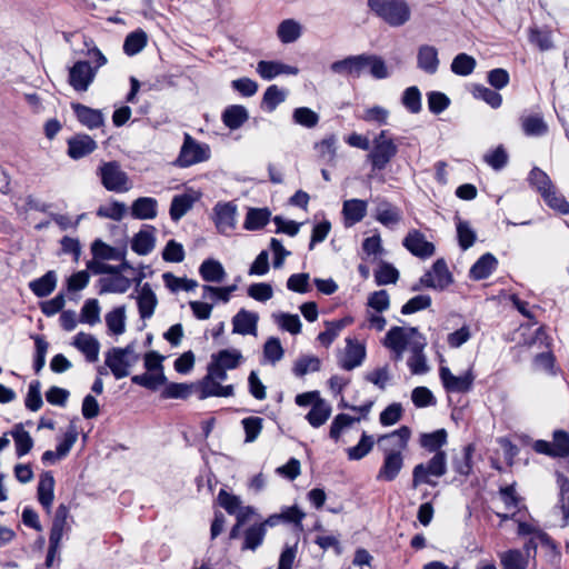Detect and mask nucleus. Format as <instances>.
Returning a JSON list of instances; mask_svg holds the SVG:
<instances>
[{
    "instance_id": "1",
    "label": "nucleus",
    "mask_w": 569,
    "mask_h": 569,
    "mask_svg": "<svg viewBox=\"0 0 569 569\" xmlns=\"http://www.w3.org/2000/svg\"><path fill=\"white\" fill-rule=\"evenodd\" d=\"M383 346L392 352V359L400 361L406 350L410 352L407 365L412 375L429 371L427 357L423 352L427 342L425 337L413 327H392L383 339Z\"/></svg>"
},
{
    "instance_id": "2",
    "label": "nucleus",
    "mask_w": 569,
    "mask_h": 569,
    "mask_svg": "<svg viewBox=\"0 0 569 569\" xmlns=\"http://www.w3.org/2000/svg\"><path fill=\"white\" fill-rule=\"evenodd\" d=\"M370 10L390 27H401L411 18L406 0H368Z\"/></svg>"
},
{
    "instance_id": "3",
    "label": "nucleus",
    "mask_w": 569,
    "mask_h": 569,
    "mask_svg": "<svg viewBox=\"0 0 569 569\" xmlns=\"http://www.w3.org/2000/svg\"><path fill=\"white\" fill-rule=\"evenodd\" d=\"M397 152L398 146L395 143L389 131L382 130L372 141V149L368 153V160L371 162L373 170H383Z\"/></svg>"
},
{
    "instance_id": "4",
    "label": "nucleus",
    "mask_w": 569,
    "mask_h": 569,
    "mask_svg": "<svg viewBox=\"0 0 569 569\" xmlns=\"http://www.w3.org/2000/svg\"><path fill=\"white\" fill-rule=\"evenodd\" d=\"M210 158V148L207 143L198 142L188 132L183 136V143L173 164L179 168H189L207 161Z\"/></svg>"
},
{
    "instance_id": "5",
    "label": "nucleus",
    "mask_w": 569,
    "mask_h": 569,
    "mask_svg": "<svg viewBox=\"0 0 569 569\" xmlns=\"http://www.w3.org/2000/svg\"><path fill=\"white\" fill-rule=\"evenodd\" d=\"M452 282V274L449 271L447 263L443 259H438L433 262L430 270H428L419 280V284L412 287L413 291L420 290L421 287L431 288L435 290H445Z\"/></svg>"
},
{
    "instance_id": "6",
    "label": "nucleus",
    "mask_w": 569,
    "mask_h": 569,
    "mask_svg": "<svg viewBox=\"0 0 569 569\" xmlns=\"http://www.w3.org/2000/svg\"><path fill=\"white\" fill-rule=\"evenodd\" d=\"M447 457L445 451H437L435 456L428 461L427 465L420 463L413 468V487L420 483L435 485L429 476L441 477L447 471Z\"/></svg>"
},
{
    "instance_id": "7",
    "label": "nucleus",
    "mask_w": 569,
    "mask_h": 569,
    "mask_svg": "<svg viewBox=\"0 0 569 569\" xmlns=\"http://www.w3.org/2000/svg\"><path fill=\"white\" fill-rule=\"evenodd\" d=\"M99 174L102 186L114 192H126L129 190L128 176L121 170L120 164L116 161L103 163L99 168Z\"/></svg>"
},
{
    "instance_id": "8",
    "label": "nucleus",
    "mask_w": 569,
    "mask_h": 569,
    "mask_svg": "<svg viewBox=\"0 0 569 569\" xmlns=\"http://www.w3.org/2000/svg\"><path fill=\"white\" fill-rule=\"evenodd\" d=\"M439 376L443 385V388L448 392L453 393L469 392L472 389L475 381V375L471 368L460 376H455L449 368L440 367Z\"/></svg>"
},
{
    "instance_id": "9",
    "label": "nucleus",
    "mask_w": 569,
    "mask_h": 569,
    "mask_svg": "<svg viewBox=\"0 0 569 569\" xmlns=\"http://www.w3.org/2000/svg\"><path fill=\"white\" fill-rule=\"evenodd\" d=\"M372 407V402L369 401L362 406H351L350 409L353 411H357L361 415V417L353 418L346 413H339L335 417L331 426H330V432L329 436L335 441H338L340 439V436L342 432H345L347 429L351 428V426L355 422H359L361 418H366L367 415L370 412Z\"/></svg>"
},
{
    "instance_id": "10",
    "label": "nucleus",
    "mask_w": 569,
    "mask_h": 569,
    "mask_svg": "<svg viewBox=\"0 0 569 569\" xmlns=\"http://www.w3.org/2000/svg\"><path fill=\"white\" fill-rule=\"evenodd\" d=\"M237 206L232 202H218L213 207V221L220 233L228 234L236 227Z\"/></svg>"
},
{
    "instance_id": "11",
    "label": "nucleus",
    "mask_w": 569,
    "mask_h": 569,
    "mask_svg": "<svg viewBox=\"0 0 569 569\" xmlns=\"http://www.w3.org/2000/svg\"><path fill=\"white\" fill-rule=\"evenodd\" d=\"M96 77L88 61H77L69 70V83L76 91H87Z\"/></svg>"
},
{
    "instance_id": "12",
    "label": "nucleus",
    "mask_w": 569,
    "mask_h": 569,
    "mask_svg": "<svg viewBox=\"0 0 569 569\" xmlns=\"http://www.w3.org/2000/svg\"><path fill=\"white\" fill-rule=\"evenodd\" d=\"M402 244L413 256L421 259L429 258L435 253L433 243L427 241L426 237L419 230L409 231Z\"/></svg>"
},
{
    "instance_id": "13",
    "label": "nucleus",
    "mask_w": 569,
    "mask_h": 569,
    "mask_svg": "<svg viewBox=\"0 0 569 569\" xmlns=\"http://www.w3.org/2000/svg\"><path fill=\"white\" fill-rule=\"evenodd\" d=\"M198 398L204 400L210 397H232L234 388L232 385L222 386L221 382L204 376L196 386Z\"/></svg>"
},
{
    "instance_id": "14",
    "label": "nucleus",
    "mask_w": 569,
    "mask_h": 569,
    "mask_svg": "<svg viewBox=\"0 0 569 569\" xmlns=\"http://www.w3.org/2000/svg\"><path fill=\"white\" fill-rule=\"evenodd\" d=\"M440 66L439 52L435 46L421 44L417 50V67L427 74L437 73Z\"/></svg>"
},
{
    "instance_id": "15",
    "label": "nucleus",
    "mask_w": 569,
    "mask_h": 569,
    "mask_svg": "<svg viewBox=\"0 0 569 569\" xmlns=\"http://www.w3.org/2000/svg\"><path fill=\"white\" fill-rule=\"evenodd\" d=\"M519 121L521 130L527 137H543L549 131L548 123L539 112L523 113Z\"/></svg>"
},
{
    "instance_id": "16",
    "label": "nucleus",
    "mask_w": 569,
    "mask_h": 569,
    "mask_svg": "<svg viewBox=\"0 0 569 569\" xmlns=\"http://www.w3.org/2000/svg\"><path fill=\"white\" fill-rule=\"evenodd\" d=\"M72 110L78 121L90 130L104 124V116L99 109H92L81 103H72Z\"/></svg>"
},
{
    "instance_id": "17",
    "label": "nucleus",
    "mask_w": 569,
    "mask_h": 569,
    "mask_svg": "<svg viewBox=\"0 0 569 569\" xmlns=\"http://www.w3.org/2000/svg\"><path fill=\"white\" fill-rule=\"evenodd\" d=\"M403 466L401 453L395 450H388L385 455L383 463L377 475L378 480L392 481L399 475Z\"/></svg>"
},
{
    "instance_id": "18",
    "label": "nucleus",
    "mask_w": 569,
    "mask_h": 569,
    "mask_svg": "<svg viewBox=\"0 0 569 569\" xmlns=\"http://www.w3.org/2000/svg\"><path fill=\"white\" fill-rule=\"evenodd\" d=\"M97 142L88 134H77L68 140V154L78 160L97 149Z\"/></svg>"
},
{
    "instance_id": "19",
    "label": "nucleus",
    "mask_w": 569,
    "mask_h": 569,
    "mask_svg": "<svg viewBox=\"0 0 569 569\" xmlns=\"http://www.w3.org/2000/svg\"><path fill=\"white\" fill-rule=\"evenodd\" d=\"M365 357V347L351 339H347V346L339 362L345 370H352L362 363Z\"/></svg>"
},
{
    "instance_id": "20",
    "label": "nucleus",
    "mask_w": 569,
    "mask_h": 569,
    "mask_svg": "<svg viewBox=\"0 0 569 569\" xmlns=\"http://www.w3.org/2000/svg\"><path fill=\"white\" fill-rule=\"evenodd\" d=\"M70 517L69 507L61 503L58 506L50 530L49 542L59 543L63 537L64 531L70 530L68 518Z\"/></svg>"
},
{
    "instance_id": "21",
    "label": "nucleus",
    "mask_w": 569,
    "mask_h": 569,
    "mask_svg": "<svg viewBox=\"0 0 569 569\" xmlns=\"http://www.w3.org/2000/svg\"><path fill=\"white\" fill-rule=\"evenodd\" d=\"M137 305L141 319H150L153 316L158 306V298L148 282L142 284L137 297Z\"/></svg>"
},
{
    "instance_id": "22",
    "label": "nucleus",
    "mask_w": 569,
    "mask_h": 569,
    "mask_svg": "<svg viewBox=\"0 0 569 569\" xmlns=\"http://www.w3.org/2000/svg\"><path fill=\"white\" fill-rule=\"evenodd\" d=\"M365 54L348 57L331 64V70L338 74L359 78L365 71Z\"/></svg>"
},
{
    "instance_id": "23",
    "label": "nucleus",
    "mask_w": 569,
    "mask_h": 569,
    "mask_svg": "<svg viewBox=\"0 0 569 569\" xmlns=\"http://www.w3.org/2000/svg\"><path fill=\"white\" fill-rule=\"evenodd\" d=\"M72 345L84 355L88 362H96L98 360L100 343L92 335L79 332L74 337Z\"/></svg>"
},
{
    "instance_id": "24",
    "label": "nucleus",
    "mask_w": 569,
    "mask_h": 569,
    "mask_svg": "<svg viewBox=\"0 0 569 569\" xmlns=\"http://www.w3.org/2000/svg\"><path fill=\"white\" fill-rule=\"evenodd\" d=\"M532 540L527 545V551L511 549L499 555L502 569H527L529 566V548Z\"/></svg>"
},
{
    "instance_id": "25",
    "label": "nucleus",
    "mask_w": 569,
    "mask_h": 569,
    "mask_svg": "<svg viewBox=\"0 0 569 569\" xmlns=\"http://www.w3.org/2000/svg\"><path fill=\"white\" fill-rule=\"evenodd\" d=\"M258 315L241 309L232 319L233 332L242 336L257 335Z\"/></svg>"
},
{
    "instance_id": "26",
    "label": "nucleus",
    "mask_w": 569,
    "mask_h": 569,
    "mask_svg": "<svg viewBox=\"0 0 569 569\" xmlns=\"http://www.w3.org/2000/svg\"><path fill=\"white\" fill-rule=\"evenodd\" d=\"M53 491L54 478L51 471H46L40 476L37 493L40 505L47 510V512H50L52 507V502L54 499Z\"/></svg>"
},
{
    "instance_id": "27",
    "label": "nucleus",
    "mask_w": 569,
    "mask_h": 569,
    "mask_svg": "<svg viewBox=\"0 0 569 569\" xmlns=\"http://www.w3.org/2000/svg\"><path fill=\"white\" fill-rule=\"evenodd\" d=\"M410 435V429L403 426L391 433L380 437L378 441L386 447V452L388 450H395L401 453L407 447Z\"/></svg>"
},
{
    "instance_id": "28",
    "label": "nucleus",
    "mask_w": 569,
    "mask_h": 569,
    "mask_svg": "<svg viewBox=\"0 0 569 569\" xmlns=\"http://www.w3.org/2000/svg\"><path fill=\"white\" fill-rule=\"evenodd\" d=\"M158 201L151 197H140L131 206V216L139 220L154 219L158 213Z\"/></svg>"
},
{
    "instance_id": "29",
    "label": "nucleus",
    "mask_w": 569,
    "mask_h": 569,
    "mask_svg": "<svg viewBox=\"0 0 569 569\" xmlns=\"http://www.w3.org/2000/svg\"><path fill=\"white\" fill-rule=\"evenodd\" d=\"M133 361H130L124 356L117 353L116 349H110L106 355V366L111 370L116 379H122L129 376V368Z\"/></svg>"
},
{
    "instance_id": "30",
    "label": "nucleus",
    "mask_w": 569,
    "mask_h": 569,
    "mask_svg": "<svg viewBox=\"0 0 569 569\" xmlns=\"http://www.w3.org/2000/svg\"><path fill=\"white\" fill-rule=\"evenodd\" d=\"M497 266L496 257L491 253H485L470 268V278L473 280L486 279L496 270Z\"/></svg>"
},
{
    "instance_id": "31",
    "label": "nucleus",
    "mask_w": 569,
    "mask_h": 569,
    "mask_svg": "<svg viewBox=\"0 0 569 569\" xmlns=\"http://www.w3.org/2000/svg\"><path fill=\"white\" fill-rule=\"evenodd\" d=\"M57 281L56 271L49 270L42 277L32 280L29 283V288L38 298H44L53 292L57 287Z\"/></svg>"
},
{
    "instance_id": "32",
    "label": "nucleus",
    "mask_w": 569,
    "mask_h": 569,
    "mask_svg": "<svg viewBox=\"0 0 569 569\" xmlns=\"http://www.w3.org/2000/svg\"><path fill=\"white\" fill-rule=\"evenodd\" d=\"M199 273L207 282H222L226 278V271L221 262L214 259L204 260L200 268Z\"/></svg>"
},
{
    "instance_id": "33",
    "label": "nucleus",
    "mask_w": 569,
    "mask_h": 569,
    "mask_svg": "<svg viewBox=\"0 0 569 569\" xmlns=\"http://www.w3.org/2000/svg\"><path fill=\"white\" fill-rule=\"evenodd\" d=\"M153 227H150V230H140L131 241V249L140 254L146 256L150 253L156 243V238L153 236Z\"/></svg>"
},
{
    "instance_id": "34",
    "label": "nucleus",
    "mask_w": 569,
    "mask_h": 569,
    "mask_svg": "<svg viewBox=\"0 0 569 569\" xmlns=\"http://www.w3.org/2000/svg\"><path fill=\"white\" fill-rule=\"evenodd\" d=\"M249 118V113L243 106L234 104L228 107L222 113V121L231 130L240 128Z\"/></svg>"
},
{
    "instance_id": "35",
    "label": "nucleus",
    "mask_w": 569,
    "mask_h": 569,
    "mask_svg": "<svg viewBox=\"0 0 569 569\" xmlns=\"http://www.w3.org/2000/svg\"><path fill=\"white\" fill-rule=\"evenodd\" d=\"M376 219L383 226L393 228L400 221L401 212L397 207L382 201L377 206Z\"/></svg>"
},
{
    "instance_id": "36",
    "label": "nucleus",
    "mask_w": 569,
    "mask_h": 569,
    "mask_svg": "<svg viewBox=\"0 0 569 569\" xmlns=\"http://www.w3.org/2000/svg\"><path fill=\"white\" fill-rule=\"evenodd\" d=\"M331 410V406L327 401L317 399L307 415V420L312 427L319 428L329 419Z\"/></svg>"
},
{
    "instance_id": "37",
    "label": "nucleus",
    "mask_w": 569,
    "mask_h": 569,
    "mask_svg": "<svg viewBox=\"0 0 569 569\" xmlns=\"http://www.w3.org/2000/svg\"><path fill=\"white\" fill-rule=\"evenodd\" d=\"M11 436L16 445V453L19 458L30 452L33 447V439L30 433L23 429L22 423H18L11 430Z\"/></svg>"
},
{
    "instance_id": "38",
    "label": "nucleus",
    "mask_w": 569,
    "mask_h": 569,
    "mask_svg": "<svg viewBox=\"0 0 569 569\" xmlns=\"http://www.w3.org/2000/svg\"><path fill=\"white\" fill-rule=\"evenodd\" d=\"M194 201L196 198L189 193L174 196L169 210L171 219L179 221L192 208Z\"/></svg>"
},
{
    "instance_id": "39",
    "label": "nucleus",
    "mask_w": 569,
    "mask_h": 569,
    "mask_svg": "<svg viewBox=\"0 0 569 569\" xmlns=\"http://www.w3.org/2000/svg\"><path fill=\"white\" fill-rule=\"evenodd\" d=\"M342 212L350 224L361 221L367 212V202L360 199H350L343 202Z\"/></svg>"
},
{
    "instance_id": "40",
    "label": "nucleus",
    "mask_w": 569,
    "mask_h": 569,
    "mask_svg": "<svg viewBox=\"0 0 569 569\" xmlns=\"http://www.w3.org/2000/svg\"><path fill=\"white\" fill-rule=\"evenodd\" d=\"M107 327L116 336L126 331V306H119L104 317Z\"/></svg>"
},
{
    "instance_id": "41",
    "label": "nucleus",
    "mask_w": 569,
    "mask_h": 569,
    "mask_svg": "<svg viewBox=\"0 0 569 569\" xmlns=\"http://www.w3.org/2000/svg\"><path fill=\"white\" fill-rule=\"evenodd\" d=\"M100 293L114 292V293H124L131 286V281L121 274L111 277V278H102L100 279Z\"/></svg>"
},
{
    "instance_id": "42",
    "label": "nucleus",
    "mask_w": 569,
    "mask_h": 569,
    "mask_svg": "<svg viewBox=\"0 0 569 569\" xmlns=\"http://www.w3.org/2000/svg\"><path fill=\"white\" fill-rule=\"evenodd\" d=\"M499 498L502 501L505 509L511 512V517H516L521 508V498L516 493L513 485L506 486L499 490Z\"/></svg>"
},
{
    "instance_id": "43",
    "label": "nucleus",
    "mask_w": 569,
    "mask_h": 569,
    "mask_svg": "<svg viewBox=\"0 0 569 569\" xmlns=\"http://www.w3.org/2000/svg\"><path fill=\"white\" fill-rule=\"evenodd\" d=\"M147 46V34L142 30L129 33L123 43V51L128 56L139 53Z\"/></svg>"
},
{
    "instance_id": "44",
    "label": "nucleus",
    "mask_w": 569,
    "mask_h": 569,
    "mask_svg": "<svg viewBox=\"0 0 569 569\" xmlns=\"http://www.w3.org/2000/svg\"><path fill=\"white\" fill-rule=\"evenodd\" d=\"M242 359V355L238 350H221L216 355H212L211 360L219 365L220 367L232 370L236 369L240 360Z\"/></svg>"
},
{
    "instance_id": "45",
    "label": "nucleus",
    "mask_w": 569,
    "mask_h": 569,
    "mask_svg": "<svg viewBox=\"0 0 569 569\" xmlns=\"http://www.w3.org/2000/svg\"><path fill=\"white\" fill-rule=\"evenodd\" d=\"M320 369V359L316 356H302L295 361L292 372L297 377H303L307 373L316 372Z\"/></svg>"
},
{
    "instance_id": "46",
    "label": "nucleus",
    "mask_w": 569,
    "mask_h": 569,
    "mask_svg": "<svg viewBox=\"0 0 569 569\" xmlns=\"http://www.w3.org/2000/svg\"><path fill=\"white\" fill-rule=\"evenodd\" d=\"M270 212L267 209H250L244 220V229L259 230L269 221Z\"/></svg>"
},
{
    "instance_id": "47",
    "label": "nucleus",
    "mask_w": 569,
    "mask_h": 569,
    "mask_svg": "<svg viewBox=\"0 0 569 569\" xmlns=\"http://www.w3.org/2000/svg\"><path fill=\"white\" fill-rule=\"evenodd\" d=\"M127 206L123 202H119L117 200L112 201L109 204L100 206L97 209V216L99 218L111 219L114 221H120L124 214L127 213Z\"/></svg>"
},
{
    "instance_id": "48",
    "label": "nucleus",
    "mask_w": 569,
    "mask_h": 569,
    "mask_svg": "<svg viewBox=\"0 0 569 569\" xmlns=\"http://www.w3.org/2000/svg\"><path fill=\"white\" fill-rule=\"evenodd\" d=\"M131 381L134 385L156 391L160 386L167 383V378L163 372H159L158 375L142 373L133 376Z\"/></svg>"
},
{
    "instance_id": "49",
    "label": "nucleus",
    "mask_w": 569,
    "mask_h": 569,
    "mask_svg": "<svg viewBox=\"0 0 569 569\" xmlns=\"http://www.w3.org/2000/svg\"><path fill=\"white\" fill-rule=\"evenodd\" d=\"M476 68V60L467 53L457 54L451 62V71L458 76H469Z\"/></svg>"
},
{
    "instance_id": "50",
    "label": "nucleus",
    "mask_w": 569,
    "mask_h": 569,
    "mask_svg": "<svg viewBox=\"0 0 569 569\" xmlns=\"http://www.w3.org/2000/svg\"><path fill=\"white\" fill-rule=\"evenodd\" d=\"M529 181L532 187L541 194H546L548 191L555 188L549 176L539 168H533L529 174Z\"/></svg>"
},
{
    "instance_id": "51",
    "label": "nucleus",
    "mask_w": 569,
    "mask_h": 569,
    "mask_svg": "<svg viewBox=\"0 0 569 569\" xmlns=\"http://www.w3.org/2000/svg\"><path fill=\"white\" fill-rule=\"evenodd\" d=\"M365 70H369L370 74L376 79H386L389 76L385 61L373 54H365Z\"/></svg>"
},
{
    "instance_id": "52",
    "label": "nucleus",
    "mask_w": 569,
    "mask_h": 569,
    "mask_svg": "<svg viewBox=\"0 0 569 569\" xmlns=\"http://www.w3.org/2000/svg\"><path fill=\"white\" fill-rule=\"evenodd\" d=\"M162 279L167 288H169L172 292H176L180 289L184 291H191L198 286L196 280L178 278L171 272H164L162 274Z\"/></svg>"
},
{
    "instance_id": "53",
    "label": "nucleus",
    "mask_w": 569,
    "mask_h": 569,
    "mask_svg": "<svg viewBox=\"0 0 569 569\" xmlns=\"http://www.w3.org/2000/svg\"><path fill=\"white\" fill-rule=\"evenodd\" d=\"M373 443V438L363 432L358 445L347 449L348 458L350 460L362 459L371 451Z\"/></svg>"
},
{
    "instance_id": "54",
    "label": "nucleus",
    "mask_w": 569,
    "mask_h": 569,
    "mask_svg": "<svg viewBox=\"0 0 569 569\" xmlns=\"http://www.w3.org/2000/svg\"><path fill=\"white\" fill-rule=\"evenodd\" d=\"M80 321L93 326L100 322V306L97 299H88L80 312Z\"/></svg>"
},
{
    "instance_id": "55",
    "label": "nucleus",
    "mask_w": 569,
    "mask_h": 569,
    "mask_svg": "<svg viewBox=\"0 0 569 569\" xmlns=\"http://www.w3.org/2000/svg\"><path fill=\"white\" fill-rule=\"evenodd\" d=\"M421 446L429 451H440L439 449L447 442V432L445 429H439L431 433L421 436Z\"/></svg>"
},
{
    "instance_id": "56",
    "label": "nucleus",
    "mask_w": 569,
    "mask_h": 569,
    "mask_svg": "<svg viewBox=\"0 0 569 569\" xmlns=\"http://www.w3.org/2000/svg\"><path fill=\"white\" fill-rule=\"evenodd\" d=\"M283 101V93L277 86L272 84L267 88L261 101V109L272 112Z\"/></svg>"
},
{
    "instance_id": "57",
    "label": "nucleus",
    "mask_w": 569,
    "mask_h": 569,
    "mask_svg": "<svg viewBox=\"0 0 569 569\" xmlns=\"http://www.w3.org/2000/svg\"><path fill=\"white\" fill-rule=\"evenodd\" d=\"M292 119L297 124L306 128H313L319 122V114L307 107H300L295 109Z\"/></svg>"
},
{
    "instance_id": "58",
    "label": "nucleus",
    "mask_w": 569,
    "mask_h": 569,
    "mask_svg": "<svg viewBox=\"0 0 569 569\" xmlns=\"http://www.w3.org/2000/svg\"><path fill=\"white\" fill-rule=\"evenodd\" d=\"M192 388L193 385L170 382L162 390L161 397L163 399H187Z\"/></svg>"
},
{
    "instance_id": "59",
    "label": "nucleus",
    "mask_w": 569,
    "mask_h": 569,
    "mask_svg": "<svg viewBox=\"0 0 569 569\" xmlns=\"http://www.w3.org/2000/svg\"><path fill=\"white\" fill-rule=\"evenodd\" d=\"M542 198L551 209L561 214H569V202L557 191L556 187L543 194Z\"/></svg>"
},
{
    "instance_id": "60",
    "label": "nucleus",
    "mask_w": 569,
    "mask_h": 569,
    "mask_svg": "<svg viewBox=\"0 0 569 569\" xmlns=\"http://www.w3.org/2000/svg\"><path fill=\"white\" fill-rule=\"evenodd\" d=\"M264 533V525L248 528L244 532V543L242 548L256 550L262 543Z\"/></svg>"
},
{
    "instance_id": "61",
    "label": "nucleus",
    "mask_w": 569,
    "mask_h": 569,
    "mask_svg": "<svg viewBox=\"0 0 569 569\" xmlns=\"http://www.w3.org/2000/svg\"><path fill=\"white\" fill-rule=\"evenodd\" d=\"M78 439V429L77 426L71 422L63 435L62 440L58 443L57 450L59 457H67L72 449L73 445Z\"/></svg>"
},
{
    "instance_id": "62",
    "label": "nucleus",
    "mask_w": 569,
    "mask_h": 569,
    "mask_svg": "<svg viewBox=\"0 0 569 569\" xmlns=\"http://www.w3.org/2000/svg\"><path fill=\"white\" fill-rule=\"evenodd\" d=\"M257 72L264 80H272L277 76L284 73V64L274 61H260L257 66Z\"/></svg>"
},
{
    "instance_id": "63",
    "label": "nucleus",
    "mask_w": 569,
    "mask_h": 569,
    "mask_svg": "<svg viewBox=\"0 0 569 569\" xmlns=\"http://www.w3.org/2000/svg\"><path fill=\"white\" fill-rule=\"evenodd\" d=\"M553 458L569 456V433L563 430H556L552 440Z\"/></svg>"
},
{
    "instance_id": "64",
    "label": "nucleus",
    "mask_w": 569,
    "mask_h": 569,
    "mask_svg": "<svg viewBox=\"0 0 569 569\" xmlns=\"http://www.w3.org/2000/svg\"><path fill=\"white\" fill-rule=\"evenodd\" d=\"M40 389L41 383L39 380H33L29 385L24 403L30 411H38L43 405Z\"/></svg>"
}]
</instances>
